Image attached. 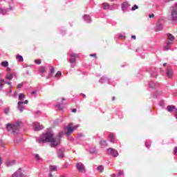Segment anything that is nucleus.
<instances>
[{
    "label": "nucleus",
    "instance_id": "obj_36",
    "mask_svg": "<svg viewBox=\"0 0 177 177\" xmlns=\"http://www.w3.org/2000/svg\"><path fill=\"white\" fill-rule=\"evenodd\" d=\"M50 73L53 74V73H55V68H53V66L50 68Z\"/></svg>",
    "mask_w": 177,
    "mask_h": 177
},
{
    "label": "nucleus",
    "instance_id": "obj_39",
    "mask_svg": "<svg viewBox=\"0 0 177 177\" xmlns=\"http://www.w3.org/2000/svg\"><path fill=\"white\" fill-rule=\"evenodd\" d=\"M174 155L177 156V147H176L174 148Z\"/></svg>",
    "mask_w": 177,
    "mask_h": 177
},
{
    "label": "nucleus",
    "instance_id": "obj_43",
    "mask_svg": "<svg viewBox=\"0 0 177 177\" xmlns=\"http://www.w3.org/2000/svg\"><path fill=\"white\" fill-rule=\"evenodd\" d=\"M57 107L59 110H63V107L60 106V105H58Z\"/></svg>",
    "mask_w": 177,
    "mask_h": 177
},
{
    "label": "nucleus",
    "instance_id": "obj_17",
    "mask_svg": "<svg viewBox=\"0 0 177 177\" xmlns=\"http://www.w3.org/2000/svg\"><path fill=\"white\" fill-rule=\"evenodd\" d=\"M100 145L101 146L106 147V146H107V141H106V140H102L100 142Z\"/></svg>",
    "mask_w": 177,
    "mask_h": 177
},
{
    "label": "nucleus",
    "instance_id": "obj_11",
    "mask_svg": "<svg viewBox=\"0 0 177 177\" xmlns=\"http://www.w3.org/2000/svg\"><path fill=\"white\" fill-rule=\"evenodd\" d=\"M102 8L104 9V10H107V9H110V5L109 3H103Z\"/></svg>",
    "mask_w": 177,
    "mask_h": 177
},
{
    "label": "nucleus",
    "instance_id": "obj_30",
    "mask_svg": "<svg viewBox=\"0 0 177 177\" xmlns=\"http://www.w3.org/2000/svg\"><path fill=\"white\" fill-rule=\"evenodd\" d=\"M5 114H9V108H6L4 109Z\"/></svg>",
    "mask_w": 177,
    "mask_h": 177
},
{
    "label": "nucleus",
    "instance_id": "obj_34",
    "mask_svg": "<svg viewBox=\"0 0 177 177\" xmlns=\"http://www.w3.org/2000/svg\"><path fill=\"white\" fill-rule=\"evenodd\" d=\"M84 19H85V20H91V17H89V15H86L85 17H84Z\"/></svg>",
    "mask_w": 177,
    "mask_h": 177
},
{
    "label": "nucleus",
    "instance_id": "obj_1",
    "mask_svg": "<svg viewBox=\"0 0 177 177\" xmlns=\"http://www.w3.org/2000/svg\"><path fill=\"white\" fill-rule=\"evenodd\" d=\"M62 135L63 133H60L58 137L55 138L51 133H47L41 136L38 139V142L39 143L49 142L52 147H56L60 145V138H62Z\"/></svg>",
    "mask_w": 177,
    "mask_h": 177
},
{
    "label": "nucleus",
    "instance_id": "obj_18",
    "mask_svg": "<svg viewBox=\"0 0 177 177\" xmlns=\"http://www.w3.org/2000/svg\"><path fill=\"white\" fill-rule=\"evenodd\" d=\"M26 98V95H24V93H20L19 95V100H24V99Z\"/></svg>",
    "mask_w": 177,
    "mask_h": 177
},
{
    "label": "nucleus",
    "instance_id": "obj_24",
    "mask_svg": "<svg viewBox=\"0 0 177 177\" xmlns=\"http://www.w3.org/2000/svg\"><path fill=\"white\" fill-rule=\"evenodd\" d=\"M16 59H17V60H18V62H23V60H24L23 56H21V55H17V56H16Z\"/></svg>",
    "mask_w": 177,
    "mask_h": 177
},
{
    "label": "nucleus",
    "instance_id": "obj_54",
    "mask_svg": "<svg viewBox=\"0 0 177 177\" xmlns=\"http://www.w3.org/2000/svg\"><path fill=\"white\" fill-rule=\"evenodd\" d=\"M109 1H111V2H114V0H109Z\"/></svg>",
    "mask_w": 177,
    "mask_h": 177
},
{
    "label": "nucleus",
    "instance_id": "obj_12",
    "mask_svg": "<svg viewBox=\"0 0 177 177\" xmlns=\"http://www.w3.org/2000/svg\"><path fill=\"white\" fill-rule=\"evenodd\" d=\"M23 102H18V109L19 111H23L24 106H23Z\"/></svg>",
    "mask_w": 177,
    "mask_h": 177
},
{
    "label": "nucleus",
    "instance_id": "obj_5",
    "mask_svg": "<svg viewBox=\"0 0 177 177\" xmlns=\"http://www.w3.org/2000/svg\"><path fill=\"white\" fill-rule=\"evenodd\" d=\"M107 153H108V154H111V156H113V157H118V151H117V150H115L113 148L108 149Z\"/></svg>",
    "mask_w": 177,
    "mask_h": 177
},
{
    "label": "nucleus",
    "instance_id": "obj_48",
    "mask_svg": "<svg viewBox=\"0 0 177 177\" xmlns=\"http://www.w3.org/2000/svg\"><path fill=\"white\" fill-rule=\"evenodd\" d=\"M31 93H32V95H35V93H37V92L36 91H32Z\"/></svg>",
    "mask_w": 177,
    "mask_h": 177
},
{
    "label": "nucleus",
    "instance_id": "obj_6",
    "mask_svg": "<svg viewBox=\"0 0 177 177\" xmlns=\"http://www.w3.org/2000/svg\"><path fill=\"white\" fill-rule=\"evenodd\" d=\"M33 128H34L35 131H41V130L44 129L43 125L38 122L33 123Z\"/></svg>",
    "mask_w": 177,
    "mask_h": 177
},
{
    "label": "nucleus",
    "instance_id": "obj_26",
    "mask_svg": "<svg viewBox=\"0 0 177 177\" xmlns=\"http://www.w3.org/2000/svg\"><path fill=\"white\" fill-rule=\"evenodd\" d=\"M70 56H71V57H73L75 59V57H78V55L74 53H71Z\"/></svg>",
    "mask_w": 177,
    "mask_h": 177
},
{
    "label": "nucleus",
    "instance_id": "obj_40",
    "mask_svg": "<svg viewBox=\"0 0 177 177\" xmlns=\"http://www.w3.org/2000/svg\"><path fill=\"white\" fill-rule=\"evenodd\" d=\"M23 104H28V100H25V102H22Z\"/></svg>",
    "mask_w": 177,
    "mask_h": 177
},
{
    "label": "nucleus",
    "instance_id": "obj_16",
    "mask_svg": "<svg viewBox=\"0 0 177 177\" xmlns=\"http://www.w3.org/2000/svg\"><path fill=\"white\" fill-rule=\"evenodd\" d=\"M4 84H7V85L10 86V87H9V88H10L9 93H10L12 92V89H13V86H12V82H6V83H4Z\"/></svg>",
    "mask_w": 177,
    "mask_h": 177
},
{
    "label": "nucleus",
    "instance_id": "obj_46",
    "mask_svg": "<svg viewBox=\"0 0 177 177\" xmlns=\"http://www.w3.org/2000/svg\"><path fill=\"white\" fill-rule=\"evenodd\" d=\"M6 165H7V167H9V165H10V162H7Z\"/></svg>",
    "mask_w": 177,
    "mask_h": 177
},
{
    "label": "nucleus",
    "instance_id": "obj_51",
    "mask_svg": "<svg viewBox=\"0 0 177 177\" xmlns=\"http://www.w3.org/2000/svg\"><path fill=\"white\" fill-rule=\"evenodd\" d=\"M175 117L177 119V111H176V115H175Z\"/></svg>",
    "mask_w": 177,
    "mask_h": 177
},
{
    "label": "nucleus",
    "instance_id": "obj_10",
    "mask_svg": "<svg viewBox=\"0 0 177 177\" xmlns=\"http://www.w3.org/2000/svg\"><path fill=\"white\" fill-rule=\"evenodd\" d=\"M57 157L59 158H63L64 157V152L62 149L57 151Z\"/></svg>",
    "mask_w": 177,
    "mask_h": 177
},
{
    "label": "nucleus",
    "instance_id": "obj_42",
    "mask_svg": "<svg viewBox=\"0 0 177 177\" xmlns=\"http://www.w3.org/2000/svg\"><path fill=\"white\" fill-rule=\"evenodd\" d=\"M122 6H128V3L125 2L122 4Z\"/></svg>",
    "mask_w": 177,
    "mask_h": 177
},
{
    "label": "nucleus",
    "instance_id": "obj_50",
    "mask_svg": "<svg viewBox=\"0 0 177 177\" xmlns=\"http://www.w3.org/2000/svg\"><path fill=\"white\" fill-rule=\"evenodd\" d=\"M62 102H64V100H66V98L62 97Z\"/></svg>",
    "mask_w": 177,
    "mask_h": 177
},
{
    "label": "nucleus",
    "instance_id": "obj_52",
    "mask_svg": "<svg viewBox=\"0 0 177 177\" xmlns=\"http://www.w3.org/2000/svg\"><path fill=\"white\" fill-rule=\"evenodd\" d=\"M1 86H3V84L0 83V87H1Z\"/></svg>",
    "mask_w": 177,
    "mask_h": 177
},
{
    "label": "nucleus",
    "instance_id": "obj_23",
    "mask_svg": "<svg viewBox=\"0 0 177 177\" xmlns=\"http://www.w3.org/2000/svg\"><path fill=\"white\" fill-rule=\"evenodd\" d=\"M21 172H20V170L16 171L12 177H20V175H21Z\"/></svg>",
    "mask_w": 177,
    "mask_h": 177
},
{
    "label": "nucleus",
    "instance_id": "obj_47",
    "mask_svg": "<svg viewBox=\"0 0 177 177\" xmlns=\"http://www.w3.org/2000/svg\"><path fill=\"white\" fill-rule=\"evenodd\" d=\"M120 38H125V36L120 35Z\"/></svg>",
    "mask_w": 177,
    "mask_h": 177
},
{
    "label": "nucleus",
    "instance_id": "obj_56",
    "mask_svg": "<svg viewBox=\"0 0 177 177\" xmlns=\"http://www.w3.org/2000/svg\"><path fill=\"white\" fill-rule=\"evenodd\" d=\"M113 176L114 177V176H115V175L113 174Z\"/></svg>",
    "mask_w": 177,
    "mask_h": 177
},
{
    "label": "nucleus",
    "instance_id": "obj_55",
    "mask_svg": "<svg viewBox=\"0 0 177 177\" xmlns=\"http://www.w3.org/2000/svg\"><path fill=\"white\" fill-rule=\"evenodd\" d=\"M163 66H167V64H166V63H165V64H163Z\"/></svg>",
    "mask_w": 177,
    "mask_h": 177
},
{
    "label": "nucleus",
    "instance_id": "obj_7",
    "mask_svg": "<svg viewBox=\"0 0 177 177\" xmlns=\"http://www.w3.org/2000/svg\"><path fill=\"white\" fill-rule=\"evenodd\" d=\"M76 167L79 172H85V166L82 163H77Z\"/></svg>",
    "mask_w": 177,
    "mask_h": 177
},
{
    "label": "nucleus",
    "instance_id": "obj_38",
    "mask_svg": "<svg viewBox=\"0 0 177 177\" xmlns=\"http://www.w3.org/2000/svg\"><path fill=\"white\" fill-rule=\"evenodd\" d=\"M35 158H36L37 160H41V158L39 157V154H36V155H35Z\"/></svg>",
    "mask_w": 177,
    "mask_h": 177
},
{
    "label": "nucleus",
    "instance_id": "obj_49",
    "mask_svg": "<svg viewBox=\"0 0 177 177\" xmlns=\"http://www.w3.org/2000/svg\"><path fill=\"white\" fill-rule=\"evenodd\" d=\"M49 176L50 177H53V174H49Z\"/></svg>",
    "mask_w": 177,
    "mask_h": 177
},
{
    "label": "nucleus",
    "instance_id": "obj_44",
    "mask_svg": "<svg viewBox=\"0 0 177 177\" xmlns=\"http://www.w3.org/2000/svg\"><path fill=\"white\" fill-rule=\"evenodd\" d=\"M131 38H132L133 39H136V36L132 35V36H131Z\"/></svg>",
    "mask_w": 177,
    "mask_h": 177
},
{
    "label": "nucleus",
    "instance_id": "obj_3",
    "mask_svg": "<svg viewBox=\"0 0 177 177\" xmlns=\"http://www.w3.org/2000/svg\"><path fill=\"white\" fill-rule=\"evenodd\" d=\"M171 20H173L174 21H177V4H175L173 7L171 8Z\"/></svg>",
    "mask_w": 177,
    "mask_h": 177
},
{
    "label": "nucleus",
    "instance_id": "obj_15",
    "mask_svg": "<svg viewBox=\"0 0 177 177\" xmlns=\"http://www.w3.org/2000/svg\"><path fill=\"white\" fill-rule=\"evenodd\" d=\"M171 44H172V42H171V41L166 42V45L165 46V50H169V45H171Z\"/></svg>",
    "mask_w": 177,
    "mask_h": 177
},
{
    "label": "nucleus",
    "instance_id": "obj_29",
    "mask_svg": "<svg viewBox=\"0 0 177 177\" xmlns=\"http://www.w3.org/2000/svg\"><path fill=\"white\" fill-rule=\"evenodd\" d=\"M22 87H23V83H20L17 86V89H19L20 88H22Z\"/></svg>",
    "mask_w": 177,
    "mask_h": 177
},
{
    "label": "nucleus",
    "instance_id": "obj_21",
    "mask_svg": "<svg viewBox=\"0 0 177 177\" xmlns=\"http://www.w3.org/2000/svg\"><path fill=\"white\" fill-rule=\"evenodd\" d=\"M114 136H115L113 133L109 134V139H110V141L111 142V143H115Z\"/></svg>",
    "mask_w": 177,
    "mask_h": 177
},
{
    "label": "nucleus",
    "instance_id": "obj_13",
    "mask_svg": "<svg viewBox=\"0 0 177 177\" xmlns=\"http://www.w3.org/2000/svg\"><path fill=\"white\" fill-rule=\"evenodd\" d=\"M167 39L169 41H175V37L170 33L167 34Z\"/></svg>",
    "mask_w": 177,
    "mask_h": 177
},
{
    "label": "nucleus",
    "instance_id": "obj_19",
    "mask_svg": "<svg viewBox=\"0 0 177 177\" xmlns=\"http://www.w3.org/2000/svg\"><path fill=\"white\" fill-rule=\"evenodd\" d=\"M49 169H50V171H51L52 172H53L55 171H57V168L55 165L50 166Z\"/></svg>",
    "mask_w": 177,
    "mask_h": 177
},
{
    "label": "nucleus",
    "instance_id": "obj_33",
    "mask_svg": "<svg viewBox=\"0 0 177 177\" xmlns=\"http://www.w3.org/2000/svg\"><path fill=\"white\" fill-rule=\"evenodd\" d=\"M91 57H95V59H97V57L96 56V53L94 54H90Z\"/></svg>",
    "mask_w": 177,
    "mask_h": 177
},
{
    "label": "nucleus",
    "instance_id": "obj_14",
    "mask_svg": "<svg viewBox=\"0 0 177 177\" xmlns=\"http://www.w3.org/2000/svg\"><path fill=\"white\" fill-rule=\"evenodd\" d=\"M46 68L45 66H41L39 68V73L41 74H44V73H46Z\"/></svg>",
    "mask_w": 177,
    "mask_h": 177
},
{
    "label": "nucleus",
    "instance_id": "obj_28",
    "mask_svg": "<svg viewBox=\"0 0 177 177\" xmlns=\"http://www.w3.org/2000/svg\"><path fill=\"white\" fill-rule=\"evenodd\" d=\"M61 75H62V72L58 71V72H57L55 77H60Z\"/></svg>",
    "mask_w": 177,
    "mask_h": 177
},
{
    "label": "nucleus",
    "instance_id": "obj_27",
    "mask_svg": "<svg viewBox=\"0 0 177 177\" xmlns=\"http://www.w3.org/2000/svg\"><path fill=\"white\" fill-rule=\"evenodd\" d=\"M139 7H138V5L135 4L132 8H131V10H136V9H138Z\"/></svg>",
    "mask_w": 177,
    "mask_h": 177
},
{
    "label": "nucleus",
    "instance_id": "obj_53",
    "mask_svg": "<svg viewBox=\"0 0 177 177\" xmlns=\"http://www.w3.org/2000/svg\"><path fill=\"white\" fill-rule=\"evenodd\" d=\"M0 13H3L2 9H0Z\"/></svg>",
    "mask_w": 177,
    "mask_h": 177
},
{
    "label": "nucleus",
    "instance_id": "obj_45",
    "mask_svg": "<svg viewBox=\"0 0 177 177\" xmlns=\"http://www.w3.org/2000/svg\"><path fill=\"white\" fill-rule=\"evenodd\" d=\"M2 165V159L0 158V167Z\"/></svg>",
    "mask_w": 177,
    "mask_h": 177
},
{
    "label": "nucleus",
    "instance_id": "obj_4",
    "mask_svg": "<svg viewBox=\"0 0 177 177\" xmlns=\"http://www.w3.org/2000/svg\"><path fill=\"white\" fill-rule=\"evenodd\" d=\"M77 129V127H73V123H70L65 129V134L66 136H70L74 131Z\"/></svg>",
    "mask_w": 177,
    "mask_h": 177
},
{
    "label": "nucleus",
    "instance_id": "obj_35",
    "mask_svg": "<svg viewBox=\"0 0 177 177\" xmlns=\"http://www.w3.org/2000/svg\"><path fill=\"white\" fill-rule=\"evenodd\" d=\"M0 84H6V81H5L3 79H0Z\"/></svg>",
    "mask_w": 177,
    "mask_h": 177
},
{
    "label": "nucleus",
    "instance_id": "obj_9",
    "mask_svg": "<svg viewBox=\"0 0 177 177\" xmlns=\"http://www.w3.org/2000/svg\"><path fill=\"white\" fill-rule=\"evenodd\" d=\"M166 74L168 78H171L174 76V71H172V69H167Z\"/></svg>",
    "mask_w": 177,
    "mask_h": 177
},
{
    "label": "nucleus",
    "instance_id": "obj_8",
    "mask_svg": "<svg viewBox=\"0 0 177 177\" xmlns=\"http://www.w3.org/2000/svg\"><path fill=\"white\" fill-rule=\"evenodd\" d=\"M167 111H169V113H172V111H177L176 109V106H173V105H169L167 106Z\"/></svg>",
    "mask_w": 177,
    "mask_h": 177
},
{
    "label": "nucleus",
    "instance_id": "obj_57",
    "mask_svg": "<svg viewBox=\"0 0 177 177\" xmlns=\"http://www.w3.org/2000/svg\"><path fill=\"white\" fill-rule=\"evenodd\" d=\"M8 70H10V68H8Z\"/></svg>",
    "mask_w": 177,
    "mask_h": 177
},
{
    "label": "nucleus",
    "instance_id": "obj_32",
    "mask_svg": "<svg viewBox=\"0 0 177 177\" xmlns=\"http://www.w3.org/2000/svg\"><path fill=\"white\" fill-rule=\"evenodd\" d=\"M35 63H36V64H41V59L35 60Z\"/></svg>",
    "mask_w": 177,
    "mask_h": 177
},
{
    "label": "nucleus",
    "instance_id": "obj_41",
    "mask_svg": "<svg viewBox=\"0 0 177 177\" xmlns=\"http://www.w3.org/2000/svg\"><path fill=\"white\" fill-rule=\"evenodd\" d=\"M72 113H77V109H73Z\"/></svg>",
    "mask_w": 177,
    "mask_h": 177
},
{
    "label": "nucleus",
    "instance_id": "obj_31",
    "mask_svg": "<svg viewBox=\"0 0 177 177\" xmlns=\"http://www.w3.org/2000/svg\"><path fill=\"white\" fill-rule=\"evenodd\" d=\"M69 62L71 64L75 63V58H72V59H69Z\"/></svg>",
    "mask_w": 177,
    "mask_h": 177
},
{
    "label": "nucleus",
    "instance_id": "obj_37",
    "mask_svg": "<svg viewBox=\"0 0 177 177\" xmlns=\"http://www.w3.org/2000/svg\"><path fill=\"white\" fill-rule=\"evenodd\" d=\"M149 19H153V17H154V14H149Z\"/></svg>",
    "mask_w": 177,
    "mask_h": 177
},
{
    "label": "nucleus",
    "instance_id": "obj_25",
    "mask_svg": "<svg viewBox=\"0 0 177 177\" xmlns=\"http://www.w3.org/2000/svg\"><path fill=\"white\" fill-rule=\"evenodd\" d=\"M1 66H3V67H8V66H9V62H1Z\"/></svg>",
    "mask_w": 177,
    "mask_h": 177
},
{
    "label": "nucleus",
    "instance_id": "obj_22",
    "mask_svg": "<svg viewBox=\"0 0 177 177\" xmlns=\"http://www.w3.org/2000/svg\"><path fill=\"white\" fill-rule=\"evenodd\" d=\"M97 170L99 171V172H103L104 171V167H103V166L102 165H100L97 167Z\"/></svg>",
    "mask_w": 177,
    "mask_h": 177
},
{
    "label": "nucleus",
    "instance_id": "obj_20",
    "mask_svg": "<svg viewBox=\"0 0 177 177\" xmlns=\"http://www.w3.org/2000/svg\"><path fill=\"white\" fill-rule=\"evenodd\" d=\"M6 80H8L9 81H12L13 80V75L9 74L7 76H6Z\"/></svg>",
    "mask_w": 177,
    "mask_h": 177
},
{
    "label": "nucleus",
    "instance_id": "obj_2",
    "mask_svg": "<svg viewBox=\"0 0 177 177\" xmlns=\"http://www.w3.org/2000/svg\"><path fill=\"white\" fill-rule=\"evenodd\" d=\"M6 129L8 132H12V133H14V135H16V133H19V131L20 129V126L19 125V123H17L15 124L8 123L6 125Z\"/></svg>",
    "mask_w": 177,
    "mask_h": 177
}]
</instances>
